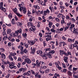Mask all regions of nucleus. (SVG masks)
<instances>
[{
  "label": "nucleus",
  "mask_w": 78,
  "mask_h": 78,
  "mask_svg": "<svg viewBox=\"0 0 78 78\" xmlns=\"http://www.w3.org/2000/svg\"><path fill=\"white\" fill-rule=\"evenodd\" d=\"M37 54L40 55V56L43 58L44 59H46L48 58V57L49 58L51 59V53H48L47 55L45 54H42V51L41 50H38L37 51Z\"/></svg>",
  "instance_id": "1"
},
{
  "label": "nucleus",
  "mask_w": 78,
  "mask_h": 78,
  "mask_svg": "<svg viewBox=\"0 0 78 78\" xmlns=\"http://www.w3.org/2000/svg\"><path fill=\"white\" fill-rule=\"evenodd\" d=\"M3 2H2L0 3V9L1 10H2V11H6V9L5 8H3Z\"/></svg>",
  "instance_id": "2"
},
{
  "label": "nucleus",
  "mask_w": 78,
  "mask_h": 78,
  "mask_svg": "<svg viewBox=\"0 0 78 78\" xmlns=\"http://www.w3.org/2000/svg\"><path fill=\"white\" fill-rule=\"evenodd\" d=\"M58 62H55V64L56 65V67H57V69H58L59 70H61L62 69V68L59 66V64H60V62L58 61Z\"/></svg>",
  "instance_id": "3"
},
{
  "label": "nucleus",
  "mask_w": 78,
  "mask_h": 78,
  "mask_svg": "<svg viewBox=\"0 0 78 78\" xmlns=\"http://www.w3.org/2000/svg\"><path fill=\"white\" fill-rule=\"evenodd\" d=\"M27 70V68H21L19 69V71L20 72V73H21V72H25Z\"/></svg>",
  "instance_id": "4"
},
{
  "label": "nucleus",
  "mask_w": 78,
  "mask_h": 78,
  "mask_svg": "<svg viewBox=\"0 0 78 78\" xmlns=\"http://www.w3.org/2000/svg\"><path fill=\"white\" fill-rule=\"evenodd\" d=\"M22 30L21 28H20V29L16 31H15V34H16V36H17V35L19 34V33H21V34H22Z\"/></svg>",
  "instance_id": "5"
},
{
  "label": "nucleus",
  "mask_w": 78,
  "mask_h": 78,
  "mask_svg": "<svg viewBox=\"0 0 78 78\" xmlns=\"http://www.w3.org/2000/svg\"><path fill=\"white\" fill-rule=\"evenodd\" d=\"M50 12V11L48 9H47L46 10L44 11V16H47V14H49Z\"/></svg>",
  "instance_id": "6"
},
{
  "label": "nucleus",
  "mask_w": 78,
  "mask_h": 78,
  "mask_svg": "<svg viewBox=\"0 0 78 78\" xmlns=\"http://www.w3.org/2000/svg\"><path fill=\"white\" fill-rule=\"evenodd\" d=\"M28 42L30 45H33L34 44L35 42L34 41H28Z\"/></svg>",
  "instance_id": "7"
},
{
  "label": "nucleus",
  "mask_w": 78,
  "mask_h": 78,
  "mask_svg": "<svg viewBox=\"0 0 78 78\" xmlns=\"http://www.w3.org/2000/svg\"><path fill=\"white\" fill-rule=\"evenodd\" d=\"M24 61H26V62L27 63V64H31V61L28 58L25 59Z\"/></svg>",
  "instance_id": "8"
},
{
  "label": "nucleus",
  "mask_w": 78,
  "mask_h": 78,
  "mask_svg": "<svg viewBox=\"0 0 78 78\" xmlns=\"http://www.w3.org/2000/svg\"><path fill=\"white\" fill-rule=\"evenodd\" d=\"M30 29L31 31H35L36 30V27L35 26H34L33 25H32L31 27H30Z\"/></svg>",
  "instance_id": "9"
},
{
  "label": "nucleus",
  "mask_w": 78,
  "mask_h": 78,
  "mask_svg": "<svg viewBox=\"0 0 78 78\" xmlns=\"http://www.w3.org/2000/svg\"><path fill=\"white\" fill-rule=\"evenodd\" d=\"M10 36H11V37H16V33L14 32L12 33L11 34H10Z\"/></svg>",
  "instance_id": "10"
},
{
  "label": "nucleus",
  "mask_w": 78,
  "mask_h": 78,
  "mask_svg": "<svg viewBox=\"0 0 78 78\" xmlns=\"http://www.w3.org/2000/svg\"><path fill=\"white\" fill-rule=\"evenodd\" d=\"M60 53H62V55H66V56H68V54H67V53H66L64 51L60 50Z\"/></svg>",
  "instance_id": "11"
},
{
  "label": "nucleus",
  "mask_w": 78,
  "mask_h": 78,
  "mask_svg": "<svg viewBox=\"0 0 78 78\" xmlns=\"http://www.w3.org/2000/svg\"><path fill=\"white\" fill-rule=\"evenodd\" d=\"M49 8V9H50L51 12L52 13L53 12H54V8H53V7L50 6Z\"/></svg>",
  "instance_id": "12"
},
{
  "label": "nucleus",
  "mask_w": 78,
  "mask_h": 78,
  "mask_svg": "<svg viewBox=\"0 0 78 78\" xmlns=\"http://www.w3.org/2000/svg\"><path fill=\"white\" fill-rule=\"evenodd\" d=\"M68 41L69 42H74L75 41V39H72L70 38H68Z\"/></svg>",
  "instance_id": "13"
},
{
  "label": "nucleus",
  "mask_w": 78,
  "mask_h": 78,
  "mask_svg": "<svg viewBox=\"0 0 78 78\" xmlns=\"http://www.w3.org/2000/svg\"><path fill=\"white\" fill-rule=\"evenodd\" d=\"M22 36L25 39H26L27 37V34L25 33H23L22 34Z\"/></svg>",
  "instance_id": "14"
},
{
  "label": "nucleus",
  "mask_w": 78,
  "mask_h": 78,
  "mask_svg": "<svg viewBox=\"0 0 78 78\" xmlns=\"http://www.w3.org/2000/svg\"><path fill=\"white\" fill-rule=\"evenodd\" d=\"M33 7L35 8V9L36 11L37 9H38L40 8L39 6L37 5H34Z\"/></svg>",
  "instance_id": "15"
},
{
  "label": "nucleus",
  "mask_w": 78,
  "mask_h": 78,
  "mask_svg": "<svg viewBox=\"0 0 78 78\" xmlns=\"http://www.w3.org/2000/svg\"><path fill=\"white\" fill-rule=\"evenodd\" d=\"M36 64L37 65V67H40V62H39V60H37L36 61Z\"/></svg>",
  "instance_id": "16"
},
{
  "label": "nucleus",
  "mask_w": 78,
  "mask_h": 78,
  "mask_svg": "<svg viewBox=\"0 0 78 78\" xmlns=\"http://www.w3.org/2000/svg\"><path fill=\"white\" fill-rule=\"evenodd\" d=\"M45 2H42V1H41L40 2V4L42 5L43 6H46V4H45Z\"/></svg>",
  "instance_id": "17"
},
{
  "label": "nucleus",
  "mask_w": 78,
  "mask_h": 78,
  "mask_svg": "<svg viewBox=\"0 0 78 78\" xmlns=\"http://www.w3.org/2000/svg\"><path fill=\"white\" fill-rule=\"evenodd\" d=\"M39 72L40 73H42L44 74V72H45V70L44 69H41L39 70Z\"/></svg>",
  "instance_id": "18"
},
{
  "label": "nucleus",
  "mask_w": 78,
  "mask_h": 78,
  "mask_svg": "<svg viewBox=\"0 0 78 78\" xmlns=\"http://www.w3.org/2000/svg\"><path fill=\"white\" fill-rule=\"evenodd\" d=\"M33 25V23H30L29 22L27 23V26H28V27H32V26Z\"/></svg>",
  "instance_id": "19"
},
{
  "label": "nucleus",
  "mask_w": 78,
  "mask_h": 78,
  "mask_svg": "<svg viewBox=\"0 0 78 78\" xmlns=\"http://www.w3.org/2000/svg\"><path fill=\"white\" fill-rule=\"evenodd\" d=\"M23 12L24 14H26L27 13V9L25 7H24V9L23 10Z\"/></svg>",
  "instance_id": "20"
},
{
  "label": "nucleus",
  "mask_w": 78,
  "mask_h": 78,
  "mask_svg": "<svg viewBox=\"0 0 78 78\" xmlns=\"http://www.w3.org/2000/svg\"><path fill=\"white\" fill-rule=\"evenodd\" d=\"M43 13V12L42 11H41L40 10H38V12H37V15L38 16V15H39V14H42Z\"/></svg>",
  "instance_id": "21"
},
{
  "label": "nucleus",
  "mask_w": 78,
  "mask_h": 78,
  "mask_svg": "<svg viewBox=\"0 0 78 78\" xmlns=\"http://www.w3.org/2000/svg\"><path fill=\"white\" fill-rule=\"evenodd\" d=\"M10 55H11L12 57H13L14 56H15V55H16V53L11 52Z\"/></svg>",
  "instance_id": "22"
},
{
  "label": "nucleus",
  "mask_w": 78,
  "mask_h": 78,
  "mask_svg": "<svg viewBox=\"0 0 78 78\" xmlns=\"http://www.w3.org/2000/svg\"><path fill=\"white\" fill-rule=\"evenodd\" d=\"M68 59V58L67 57H64V61L65 62H68V61L67 60Z\"/></svg>",
  "instance_id": "23"
},
{
  "label": "nucleus",
  "mask_w": 78,
  "mask_h": 78,
  "mask_svg": "<svg viewBox=\"0 0 78 78\" xmlns=\"http://www.w3.org/2000/svg\"><path fill=\"white\" fill-rule=\"evenodd\" d=\"M73 33H76V34H78V32L77 31V29H76L75 28H73Z\"/></svg>",
  "instance_id": "24"
},
{
  "label": "nucleus",
  "mask_w": 78,
  "mask_h": 78,
  "mask_svg": "<svg viewBox=\"0 0 78 78\" xmlns=\"http://www.w3.org/2000/svg\"><path fill=\"white\" fill-rule=\"evenodd\" d=\"M6 32L7 34H9L10 33H11V30L10 29H7Z\"/></svg>",
  "instance_id": "25"
},
{
  "label": "nucleus",
  "mask_w": 78,
  "mask_h": 78,
  "mask_svg": "<svg viewBox=\"0 0 78 78\" xmlns=\"http://www.w3.org/2000/svg\"><path fill=\"white\" fill-rule=\"evenodd\" d=\"M51 34H48V35H45L44 36V37H51Z\"/></svg>",
  "instance_id": "26"
},
{
  "label": "nucleus",
  "mask_w": 78,
  "mask_h": 78,
  "mask_svg": "<svg viewBox=\"0 0 78 78\" xmlns=\"http://www.w3.org/2000/svg\"><path fill=\"white\" fill-rule=\"evenodd\" d=\"M31 73V71H28L27 72V76H30Z\"/></svg>",
  "instance_id": "27"
},
{
  "label": "nucleus",
  "mask_w": 78,
  "mask_h": 78,
  "mask_svg": "<svg viewBox=\"0 0 78 78\" xmlns=\"http://www.w3.org/2000/svg\"><path fill=\"white\" fill-rule=\"evenodd\" d=\"M49 22V28H51V26H52V25H53V23H52L51 22Z\"/></svg>",
  "instance_id": "28"
},
{
  "label": "nucleus",
  "mask_w": 78,
  "mask_h": 78,
  "mask_svg": "<svg viewBox=\"0 0 78 78\" xmlns=\"http://www.w3.org/2000/svg\"><path fill=\"white\" fill-rule=\"evenodd\" d=\"M1 56L2 58H3V59H6V56L5 54H2Z\"/></svg>",
  "instance_id": "29"
},
{
  "label": "nucleus",
  "mask_w": 78,
  "mask_h": 78,
  "mask_svg": "<svg viewBox=\"0 0 78 78\" xmlns=\"http://www.w3.org/2000/svg\"><path fill=\"white\" fill-rule=\"evenodd\" d=\"M2 34L4 36H7V35L6 34V31H5V30H3Z\"/></svg>",
  "instance_id": "30"
},
{
  "label": "nucleus",
  "mask_w": 78,
  "mask_h": 78,
  "mask_svg": "<svg viewBox=\"0 0 78 78\" xmlns=\"http://www.w3.org/2000/svg\"><path fill=\"white\" fill-rule=\"evenodd\" d=\"M67 73L68 75L69 76H71L72 74V73L70 71H69L67 72Z\"/></svg>",
  "instance_id": "31"
},
{
  "label": "nucleus",
  "mask_w": 78,
  "mask_h": 78,
  "mask_svg": "<svg viewBox=\"0 0 78 78\" xmlns=\"http://www.w3.org/2000/svg\"><path fill=\"white\" fill-rule=\"evenodd\" d=\"M40 64H41V66H45V63L43 61L40 62Z\"/></svg>",
  "instance_id": "32"
},
{
  "label": "nucleus",
  "mask_w": 78,
  "mask_h": 78,
  "mask_svg": "<svg viewBox=\"0 0 78 78\" xmlns=\"http://www.w3.org/2000/svg\"><path fill=\"white\" fill-rule=\"evenodd\" d=\"M15 20L14 19H12V20L11 23L12 24V25H14V24H15V22H14Z\"/></svg>",
  "instance_id": "33"
},
{
  "label": "nucleus",
  "mask_w": 78,
  "mask_h": 78,
  "mask_svg": "<svg viewBox=\"0 0 78 78\" xmlns=\"http://www.w3.org/2000/svg\"><path fill=\"white\" fill-rule=\"evenodd\" d=\"M24 9V7H20V12H22V10Z\"/></svg>",
  "instance_id": "34"
},
{
  "label": "nucleus",
  "mask_w": 78,
  "mask_h": 78,
  "mask_svg": "<svg viewBox=\"0 0 78 78\" xmlns=\"http://www.w3.org/2000/svg\"><path fill=\"white\" fill-rule=\"evenodd\" d=\"M55 19L56 22H60V20H59L58 18H56Z\"/></svg>",
  "instance_id": "35"
},
{
  "label": "nucleus",
  "mask_w": 78,
  "mask_h": 78,
  "mask_svg": "<svg viewBox=\"0 0 78 78\" xmlns=\"http://www.w3.org/2000/svg\"><path fill=\"white\" fill-rule=\"evenodd\" d=\"M18 48L19 49H23V47L21 45L19 46Z\"/></svg>",
  "instance_id": "36"
},
{
  "label": "nucleus",
  "mask_w": 78,
  "mask_h": 78,
  "mask_svg": "<svg viewBox=\"0 0 78 78\" xmlns=\"http://www.w3.org/2000/svg\"><path fill=\"white\" fill-rule=\"evenodd\" d=\"M71 21L73 22H75V19L74 18H72L71 19Z\"/></svg>",
  "instance_id": "37"
},
{
  "label": "nucleus",
  "mask_w": 78,
  "mask_h": 78,
  "mask_svg": "<svg viewBox=\"0 0 78 78\" xmlns=\"http://www.w3.org/2000/svg\"><path fill=\"white\" fill-rule=\"evenodd\" d=\"M4 31H5L6 30V25L5 24H3L2 27Z\"/></svg>",
  "instance_id": "38"
},
{
  "label": "nucleus",
  "mask_w": 78,
  "mask_h": 78,
  "mask_svg": "<svg viewBox=\"0 0 78 78\" xmlns=\"http://www.w3.org/2000/svg\"><path fill=\"white\" fill-rule=\"evenodd\" d=\"M66 19L67 20H70V17L68 15H67L66 16Z\"/></svg>",
  "instance_id": "39"
},
{
  "label": "nucleus",
  "mask_w": 78,
  "mask_h": 78,
  "mask_svg": "<svg viewBox=\"0 0 78 78\" xmlns=\"http://www.w3.org/2000/svg\"><path fill=\"white\" fill-rule=\"evenodd\" d=\"M9 67L10 68V69H13L14 68V65H12L9 64Z\"/></svg>",
  "instance_id": "40"
},
{
  "label": "nucleus",
  "mask_w": 78,
  "mask_h": 78,
  "mask_svg": "<svg viewBox=\"0 0 78 78\" xmlns=\"http://www.w3.org/2000/svg\"><path fill=\"white\" fill-rule=\"evenodd\" d=\"M50 71V69H47L45 70V73H48Z\"/></svg>",
  "instance_id": "41"
},
{
  "label": "nucleus",
  "mask_w": 78,
  "mask_h": 78,
  "mask_svg": "<svg viewBox=\"0 0 78 78\" xmlns=\"http://www.w3.org/2000/svg\"><path fill=\"white\" fill-rule=\"evenodd\" d=\"M51 37H48L46 39V41H50V40H51Z\"/></svg>",
  "instance_id": "42"
},
{
  "label": "nucleus",
  "mask_w": 78,
  "mask_h": 78,
  "mask_svg": "<svg viewBox=\"0 0 78 78\" xmlns=\"http://www.w3.org/2000/svg\"><path fill=\"white\" fill-rule=\"evenodd\" d=\"M48 53H51V58H52V55H51V53L52 54H54V53H55V51H51V52H49Z\"/></svg>",
  "instance_id": "43"
},
{
  "label": "nucleus",
  "mask_w": 78,
  "mask_h": 78,
  "mask_svg": "<svg viewBox=\"0 0 78 78\" xmlns=\"http://www.w3.org/2000/svg\"><path fill=\"white\" fill-rule=\"evenodd\" d=\"M16 14L17 16H18V17H22V15H21L20 14V13H16Z\"/></svg>",
  "instance_id": "44"
},
{
  "label": "nucleus",
  "mask_w": 78,
  "mask_h": 78,
  "mask_svg": "<svg viewBox=\"0 0 78 78\" xmlns=\"http://www.w3.org/2000/svg\"><path fill=\"white\" fill-rule=\"evenodd\" d=\"M62 43H63V46H64L65 45H67V44H66V42H64V41L60 42V44H62Z\"/></svg>",
  "instance_id": "45"
},
{
  "label": "nucleus",
  "mask_w": 78,
  "mask_h": 78,
  "mask_svg": "<svg viewBox=\"0 0 78 78\" xmlns=\"http://www.w3.org/2000/svg\"><path fill=\"white\" fill-rule=\"evenodd\" d=\"M31 53L32 54H34L35 53V49H31Z\"/></svg>",
  "instance_id": "46"
},
{
  "label": "nucleus",
  "mask_w": 78,
  "mask_h": 78,
  "mask_svg": "<svg viewBox=\"0 0 78 78\" xmlns=\"http://www.w3.org/2000/svg\"><path fill=\"white\" fill-rule=\"evenodd\" d=\"M8 17L9 19H11L12 17V14L10 13L8 16Z\"/></svg>",
  "instance_id": "47"
},
{
  "label": "nucleus",
  "mask_w": 78,
  "mask_h": 78,
  "mask_svg": "<svg viewBox=\"0 0 78 78\" xmlns=\"http://www.w3.org/2000/svg\"><path fill=\"white\" fill-rule=\"evenodd\" d=\"M65 23V21H64V20L62 19L61 20V24H64Z\"/></svg>",
  "instance_id": "48"
},
{
  "label": "nucleus",
  "mask_w": 78,
  "mask_h": 78,
  "mask_svg": "<svg viewBox=\"0 0 78 78\" xmlns=\"http://www.w3.org/2000/svg\"><path fill=\"white\" fill-rule=\"evenodd\" d=\"M50 30L51 31V32H52V33H55L56 32V30L53 29H51Z\"/></svg>",
  "instance_id": "49"
},
{
  "label": "nucleus",
  "mask_w": 78,
  "mask_h": 78,
  "mask_svg": "<svg viewBox=\"0 0 78 78\" xmlns=\"http://www.w3.org/2000/svg\"><path fill=\"white\" fill-rule=\"evenodd\" d=\"M71 24H72V23H71V22H69V23H68L67 24V26H68V27H70V26L71 25Z\"/></svg>",
  "instance_id": "50"
},
{
  "label": "nucleus",
  "mask_w": 78,
  "mask_h": 78,
  "mask_svg": "<svg viewBox=\"0 0 78 78\" xmlns=\"http://www.w3.org/2000/svg\"><path fill=\"white\" fill-rule=\"evenodd\" d=\"M73 66L72 65H70L69 66V70H72V67Z\"/></svg>",
  "instance_id": "51"
},
{
  "label": "nucleus",
  "mask_w": 78,
  "mask_h": 78,
  "mask_svg": "<svg viewBox=\"0 0 78 78\" xmlns=\"http://www.w3.org/2000/svg\"><path fill=\"white\" fill-rule=\"evenodd\" d=\"M62 64L63 68H66V64L64 63H62Z\"/></svg>",
  "instance_id": "52"
},
{
  "label": "nucleus",
  "mask_w": 78,
  "mask_h": 78,
  "mask_svg": "<svg viewBox=\"0 0 78 78\" xmlns=\"http://www.w3.org/2000/svg\"><path fill=\"white\" fill-rule=\"evenodd\" d=\"M13 11L14 12H17V8H15L13 10Z\"/></svg>",
  "instance_id": "53"
},
{
  "label": "nucleus",
  "mask_w": 78,
  "mask_h": 78,
  "mask_svg": "<svg viewBox=\"0 0 78 78\" xmlns=\"http://www.w3.org/2000/svg\"><path fill=\"white\" fill-rule=\"evenodd\" d=\"M38 75H39V74L38 73H35V77L36 78H38Z\"/></svg>",
  "instance_id": "54"
},
{
  "label": "nucleus",
  "mask_w": 78,
  "mask_h": 78,
  "mask_svg": "<svg viewBox=\"0 0 78 78\" xmlns=\"http://www.w3.org/2000/svg\"><path fill=\"white\" fill-rule=\"evenodd\" d=\"M11 45H13V43H12L11 44V42H9V43H8V47H11Z\"/></svg>",
  "instance_id": "55"
},
{
  "label": "nucleus",
  "mask_w": 78,
  "mask_h": 78,
  "mask_svg": "<svg viewBox=\"0 0 78 78\" xmlns=\"http://www.w3.org/2000/svg\"><path fill=\"white\" fill-rule=\"evenodd\" d=\"M54 76H55L57 77H59V74H57V73H56L54 74Z\"/></svg>",
  "instance_id": "56"
},
{
  "label": "nucleus",
  "mask_w": 78,
  "mask_h": 78,
  "mask_svg": "<svg viewBox=\"0 0 78 78\" xmlns=\"http://www.w3.org/2000/svg\"><path fill=\"white\" fill-rule=\"evenodd\" d=\"M18 25H19V26H22V25H23V24L22 23H20V22H19L18 23Z\"/></svg>",
  "instance_id": "57"
},
{
  "label": "nucleus",
  "mask_w": 78,
  "mask_h": 78,
  "mask_svg": "<svg viewBox=\"0 0 78 78\" xmlns=\"http://www.w3.org/2000/svg\"><path fill=\"white\" fill-rule=\"evenodd\" d=\"M6 25H7L8 27H11V24L10 23L9 24L5 23Z\"/></svg>",
  "instance_id": "58"
},
{
  "label": "nucleus",
  "mask_w": 78,
  "mask_h": 78,
  "mask_svg": "<svg viewBox=\"0 0 78 78\" xmlns=\"http://www.w3.org/2000/svg\"><path fill=\"white\" fill-rule=\"evenodd\" d=\"M24 44L25 47H26V48H28V44H26V43H25Z\"/></svg>",
  "instance_id": "59"
},
{
  "label": "nucleus",
  "mask_w": 78,
  "mask_h": 78,
  "mask_svg": "<svg viewBox=\"0 0 78 78\" xmlns=\"http://www.w3.org/2000/svg\"><path fill=\"white\" fill-rule=\"evenodd\" d=\"M60 9H65V7L62 6H60Z\"/></svg>",
  "instance_id": "60"
},
{
  "label": "nucleus",
  "mask_w": 78,
  "mask_h": 78,
  "mask_svg": "<svg viewBox=\"0 0 78 78\" xmlns=\"http://www.w3.org/2000/svg\"><path fill=\"white\" fill-rule=\"evenodd\" d=\"M43 35L41 33H39V36H40V37H42Z\"/></svg>",
  "instance_id": "61"
},
{
  "label": "nucleus",
  "mask_w": 78,
  "mask_h": 78,
  "mask_svg": "<svg viewBox=\"0 0 78 78\" xmlns=\"http://www.w3.org/2000/svg\"><path fill=\"white\" fill-rule=\"evenodd\" d=\"M21 64L20 63H18V65H17V67H18V68H20V66H21Z\"/></svg>",
  "instance_id": "62"
},
{
  "label": "nucleus",
  "mask_w": 78,
  "mask_h": 78,
  "mask_svg": "<svg viewBox=\"0 0 78 78\" xmlns=\"http://www.w3.org/2000/svg\"><path fill=\"white\" fill-rule=\"evenodd\" d=\"M37 27H40V25H41V22H37Z\"/></svg>",
  "instance_id": "63"
},
{
  "label": "nucleus",
  "mask_w": 78,
  "mask_h": 78,
  "mask_svg": "<svg viewBox=\"0 0 78 78\" xmlns=\"http://www.w3.org/2000/svg\"><path fill=\"white\" fill-rule=\"evenodd\" d=\"M62 15V14H59L58 15H57V17H61Z\"/></svg>",
  "instance_id": "64"
}]
</instances>
